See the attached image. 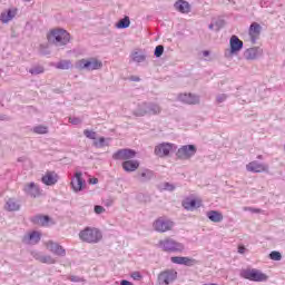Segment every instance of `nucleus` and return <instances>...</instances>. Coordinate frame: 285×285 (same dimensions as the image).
<instances>
[{"instance_id": "nucleus-16", "label": "nucleus", "mask_w": 285, "mask_h": 285, "mask_svg": "<svg viewBox=\"0 0 285 285\" xmlns=\"http://www.w3.org/2000/svg\"><path fill=\"white\" fill-rule=\"evenodd\" d=\"M135 155H137V153L132 149H120L112 155V159H116V160L132 159L135 158Z\"/></svg>"}, {"instance_id": "nucleus-30", "label": "nucleus", "mask_w": 285, "mask_h": 285, "mask_svg": "<svg viewBox=\"0 0 285 285\" xmlns=\"http://www.w3.org/2000/svg\"><path fill=\"white\" fill-rule=\"evenodd\" d=\"M56 68H58V70H70V68H72V61L60 60L59 62L56 63Z\"/></svg>"}, {"instance_id": "nucleus-8", "label": "nucleus", "mask_w": 285, "mask_h": 285, "mask_svg": "<svg viewBox=\"0 0 285 285\" xmlns=\"http://www.w3.org/2000/svg\"><path fill=\"white\" fill-rule=\"evenodd\" d=\"M195 155H197V147L195 145H184L176 153L178 159H190Z\"/></svg>"}, {"instance_id": "nucleus-19", "label": "nucleus", "mask_w": 285, "mask_h": 285, "mask_svg": "<svg viewBox=\"0 0 285 285\" xmlns=\"http://www.w3.org/2000/svg\"><path fill=\"white\" fill-rule=\"evenodd\" d=\"M229 46H230V53L235 55L244 48V41L239 39L237 36H232L229 40Z\"/></svg>"}, {"instance_id": "nucleus-53", "label": "nucleus", "mask_w": 285, "mask_h": 285, "mask_svg": "<svg viewBox=\"0 0 285 285\" xmlns=\"http://www.w3.org/2000/svg\"><path fill=\"white\" fill-rule=\"evenodd\" d=\"M238 250H246V247H244V246H238Z\"/></svg>"}, {"instance_id": "nucleus-34", "label": "nucleus", "mask_w": 285, "mask_h": 285, "mask_svg": "<svg viewBox=\"0 0 285 285\" xmlns=\"http://www.w3.org/2000/svg\"><path fill=\"white\" fill-rule=\"evenodd\" d=\"M47 249L48 250H63V247L59 245V243H55L52 240H49L47 243Z\"/></svg>"}, {"instance_id": "nucleus-21", "label": "nucleus", "mask_w": 285, "mask_h": 285, "mask_svg": "<svg viewBox=\"0 0 285 285\" xmlns=\"http://www.w3.org/2000/svg\"><path fill=\"white\" fill-rule=\"evenodd\" d=\"M173 264H180L183 266H195L197 264V259L184 256H174L171 257Z\"/></svg>"}, {"instance_id": "nucleus-39", "label": "nucleus", "mask_w": 285, "mask_h": 285, "mask_svg": "<svg viewBox=\"0 0 285 285\" xmlns=\"http://www.w3.org/2000/svg\"><path fill=\"white\" fill-rule=\"evenodd\" d=\"M94 146H96V148H104L106 146V138L100 137L98 141L94 142Z\"/></svg>"}, {"instance_id": "nucleus-1", "label": "nucleus", "mask_w": 285, "mask_h": 285, "mask_svg": "<svg viewBox=\"0 0 285 285\" xmlns=\"http://www.w3.org/2000/svg\"><path fill=\"white\" fill-rule=\"evenodd\" d=\"M47 39L53 46L61 48V46L70 43V33L62 28H56L48 33Z\"/></svg>"}, {"instance_id": "nucleus-57", "label": "nucleus", "mask_w": 285, "mask_h": 285, "mask_svg": "<svg viewBox=\"0 0 285 285\" xmlns=\"http://www.w3.org/2000/svg\"><path fill=\"white\" fill-rule=\"evenodd\" d=\"M284 66H285V60H284Z\"/></svg>"}, {"instance_id": "nucleus-18", "label": "nucleus", "mask_w": 285, "mask_h": 285, "mask_svg": "<svg viewBox=\"0 0 285 285\" xmlns=\"http://www.w3.org/2000/svg\"><path fill=\"white\" fill-rule=\"evenodd\" d=\"M22 242L23 244H30V245L39 244V242H41V233L33 230L24 235L22 238Z\"/></svg>"}, {"instance_id": "nucleus-10", "label": "nucleus", "mask_w": 285, "mask_h": 285, "mask_svg": "<svg viewBox=\"0 0 285 285\" xmlns=\"http://www.w3.org/2000/svg\"><path fill=\"white\" fill-rule=\"evenodd\" d=\"M22 190L24 195H27V197H31L32 199H37V197H41V193H43L39 184L35 181L24 184Z\"/></svg>"}, {"instance_id": "nucleus-28", "label": "nucleus", "mask_w": 285, "mask_h": 285, "mask_svg": "<svg viewBox=\"0 0 285 285\" xmlns=\"http://www.w3.org/2000/svg\"><path fill=\"white\" fill-rule=\"evenodd\" d=\"M6 210H9V213L19 210L21 208V205H19V202H17L14 198H9L4 206Z\"/></svg>"}, {"instance_id": "nucleus-13", "label": "nucleus", "mask_w": 285, "mask_h": 285, "mask_svg": "<svg viewBox=\"0 0 285 285\" xmlns=\"http://www.w3.org/2000/svg\"><path fill=\"white\" fill-rule=\"evenodd\" d=\"M262 55H264V49H262V47H253L244 52V58L247 61H255V59H259Z\"/></svg>"}, {"instance_id": "nucleus-33", "label": "nucleus", "mask_w": 285, "mask_h": 285, "mask_svg": "<svg viewBox=\"0 0 285 285\" xmlns=\"http://www.w3.org/2000/svg\"><path fill=\"white\" fill-rule=\"evenodd\" d=\"M183 207L186 210H193L194 208H197V200L195 199H188L183 203Z\"/></svg>"}, {"instance_id": "nucleus-9", "label": "nucleus", "mask_w": 285, "mask_h": 285, "mask_svg": "<svg viewBox=\"0 0 285 285\" xmlns=\"http://www.w3.org/2000/svg\"><path fill=\"white\" fill-rule=\"evenodd\" d=\"M173 150H177V146L173 142H163L155 147L154 154L157 157H168Z\"/></svg>"}, {"instance_id": "nucleus-27", "label": "nucleus", "mask_w": 285, "mask_h": 285, "mask_svg": "<svg viewBox=\"0 0 285 285\" xmlns=\"http://www.w3.org/2000/svg\"><path fill=\"white\" fill-rule=\"evenodd\" d=\"M153 177H155V171H153L150 169H144L142 171H140L138 174V179L142 184H145L146 181H150V179H153Z\"/></svg>"}, {"instance_id": "nucleus-46", "label": "nucleus", "mask_w": 285, "mask_h": 285, "mask_svg": "<svg viewBox=\"0 0 285 285\" xmlns=\"http://www.w3.org/2000/svg\"><path fill=\"white\" fill-rule=\"evenodd\" d=\"M244 210H248L249 213H262V209L259 208H254V207H244Z\"/></svg>"}, {"instance_id": "nucleus-32", "label": "nucleus", "mask_w": 285, "mask_h": 285, "mask_svg": "<svg viewBox=\"0 0 285 285\" xmlns=\"http://www.w3.org/2000/svg\"><path fill=\"white\" fill-rule=\"evenodd\" d=\"M32 132H35V135H48V127L47 126H36L32 129Z\"/></svg>"}, {"instance_id": "nucleus-20", "label": "nucleus", "mask_w": 285, "mask_h": 285, "mask_svg": "<svg viewBox=\"0 0 285 285\" xmlns=\"http://www.w3.org/2000/svg\"><path fill=\"white\" fill-rule=\"evenodd\" d=\"M178 101H181L183 104H188L189 106H193V105L199 102V96L193 95V94H180L178 96Z\"/></svg>"}, {"instance_id": "nucleus-11", "label": "nucleus", "mask_w": 285, "mask_h": 285, "mask_svg": "<svg viewBox=\"0 0 285 285\" xmlns=\"http://www.w3.org/2000/svg\"><path fill=\"white\" fill-rule=\"evenodd\" d=\"M178 273L175 269H165L158 274L159 284L169 285L177 279Z\"/></svg>"}, {"instance_id": "nucleus-23", "label": "nucleus", "mask_w": 285, "mask_h": 285, "mask_svg": "<svg viewBox=\"0 0 285 285\" xmlns=\"http://www.w3.org/2000/svg\"><path fill=\"white\" fill-rule=\"evenodd\" d=\"M266 168L267 167L264 164L257 163L255 160L246 165L248 173H264Z\"/></svg>"}, {"instance_id": "nucleus-7", "label": "nucleus", "mask_w": 285, "mask_h": 285, "mask_svg": "<svg viewBox=\"0 0 285 285\" xmlns=\"http://www.w3.org/2000/svg\"><path fill=\"white\" fill-rule=\"evenodd\" d=\"M175 227V222L160 217L154 222V228L157 233H168Z\"/></svg>"}, {"instance_id": "nucleus-49", "label": "nucleus", "mask_w": 285, "mask_h": 285, "mask_svg": "<svg viewBox=\"0 0 285 285\" xmlns=\"http://www.w3.org/2000/svg\"><path fill=\"white\" fill-rule=\"evenodd\" d=\"M98 183H99V179H97V178H94V179L89 180V184H98Z\"/></svg>"}, {"instance_id": "nucleus-6", "label": "nucleus", "mask_w": 285, "mask_h": 285, "mask_svg": "<svg viewBox=\"0 0 285 285\" xmlns=\"http://www.w3.org/2000/svg\"><path fill=\"white\" fill-rule=\"evenodd\" d=\"M158 248L163 250H184V244L167 237L158 242Z\"/></svg>"}, {"instance_id": "nucleus-2", "label": "nucleus", "mask_w": 285, "mask_h": 285, "mask_svg": "<svg viewBox=\"0 0 285 285\" xmlns=\"http://www.w3.org/2000/svg\"><path fill=\"white\" fill-rule=\"evenodd\" d=\"M79 237L81 242H85L86 244H99V242L104 239V234L101 233V229L97 227H86L80 230Z\"/></svg>"}, {"instance_id": "nucleus-3", "label": "nucleus", "mask_w": 285, "mask_h": 285, "mask_svg": "<svg viewBox=\"0 0 285 285\" xmlns=\"http://www.w3.org/2000/svg\"><path fill=\"white\" fill-rule=\"evenodd\" d=\"M104 68V62L101 60L91 57V58H82L75 63L76 70H87L88 72H92V70H101Z\"/></svg>"}, {"instance_id": "nucleus-43", "label": "nucleus", "mask_w": 285, "mask_h": 285, "mask_svg": "<svg viewBox=\"0 0 285 285\" xmlns=\"http://www.w3.org/2000/svg\"><path fill=\"white\" fill-rule=\"evenodd\" d=\"M130 277L134 278L136 282H139L142 279L144 276H141V273L139 272H134L130 274Z\"/></svg>"}, {"instance_id": "nucleus-52", "label": "nucleus", "mask_w": 285, "mask_h": 285, "mask_svg": "<svg viewBox=\"0 0 285 285\" xmlns=\"http://www.w3.org/2000/svg\"><path fill=\"white\" fill-rule=\"evenodd\" d=\"M18 161H19V163L26 161V157H19V158H18Z\"/></svg>"}, {"instance_id": "nucleus-41", "label": "nucleus", "mask_w": 285, "mask_h": 285, "mask_svg": "<svg viewBox=\"0 0 285 285\" xmlns=\"http://www.w3.org/2000/svg\"><path fill=\"white\" fill-rule=\"evenodd\" d=\"M94 210H95L96 215H101V214L106 213V208H104V206H101V205H96L94 207Z\"/></svg>"}, {"instance_id": "nucleus-36", "label": "nucleus", "mask_w": 285, "mask_h": 285, "mask_svg": "<svg viewBox=\"0 0 285 285\" xmlns=\"http://www.w3.org/2000/svg\"><path fill=\"white\" fill-rule=\"evenodd\" d=\"M30 75H43V67L38 66L29 70Z\"/></svg>"}, {"instance_id": "nucleus-40", "label": "nucleus", "mask_w": 285, "mask_h": 285, "mask_svg": "<svg viewBox=\"0 0 285 285\" xmlns=\"http://www.w3.org/2000/svg\"><path fill=\"white\" fill-rule=\"evenodd\" d=\"M228 99V95L226 94H220L216 97L217 104H224Z\"/></svg>"}, {"instance_id": "nucleus-55", "label": "nucleus", "mask_w": 285, "mask_h": 285, "mask_svg": "<svg viewBox=\"0 0 285 285\" xmlns=\"http://www.w3.org/2000/svg\"><path fill=\"white\" fill-rule=\"evenodd\" d=\"M213 28H214L213 23H212V24H209V30H213Z\"/></svg>"}, {"instance_id": "nucleus-54", "label": "nucleus", "mask_w": 285, "mask_h": 285, "mask_svg": "<svg viewBox=\"0 0 285 285\" xmlns=\"http://www.w3.org/2000/svg\"><path fill=\"white\" fill-rule=\"evenodd\" d=\"M257 159H264V156L258 155V156H257Z\"/></svg>"}, {"instance_id": "nucleus-22", "label": "nucleus", "mask_w": 285, "mask_h": 285, "mask_svg": "<svg viewBox=\"0 0 285 285\" xmlns=\"http://www.w3.org/2000/svg\"><path fill=\"white\" fill-rule=\"evenodd\" d=\"M174 8L178 12H181V14H188V12H190V3L186 0H177L174 3Z\"/></svg>"}, {"instance_id": "nucleus-31", "label": "nucleus", "mask_w": 285, "mask_h": 285, "mask_svg": "<svg viewBox=\"0 0 285 285\" xmlns=\"http://www.w3.org/2000/svg\"><path fill=\"white\" fill-rule=\"evenodd\" d=\"M116 28L124 30L126 28H130V18L126 16L125 18L120 19L116 24Z\"/></svg>"}, {"instance_id": "nucleus-5", "label": "nucleus", "mask_w": 285, "mask_h": 285, "mask_svg": "<svg viewBox=\"0 0 285 285\" xmlns=\"http://www.w3.org/2000/svg\"><path fill=\"white\" fill-rule=\"evenodd\" d=\"M240 277H243V279H248L249 282H266V279H268V275L257 268L243 269L240 272Z\"/></svg>"}, {"instance_id": "nucleus-35", "label": "nucleus", "mask_w": 285, "mask_h": 285, "mask_svg": "<svg viewBox=\"0 0 285 285\" xmlns=\"http://www.w3.org/2000/svg\"><path fill=\"white\" fill-rule=\"evenodd\" d=\"M83 135H85V137H87V139H97V132H95L90 129H85Z\"/></svg>"}, {"instance_id": "nucleus-48", "label": "nucleus", "mask_w": 285, "mask_h": 285, "mask_svg": "<svg viewBox=\"0 0 285 285\" xmlns=\"http://www.w3.org/2000/svg\"><path fill=\"white\" fill-rule=\"evenodd\" d=\"M130 81H141V79L137 76H131Z\"/></svg>"}, {"instance_id": "nucleus-24", "label": "nucleus", "mask_w": 285, "mask_h": 285, "mask_svg": "<svg viewBox=\"0 0 285 285\" xmlns=\"http://www.w3.org/2000/svg\"><path fill=\"white\" fill-rule=\"evenodd\" d=\"M14 17H17V10L9 9L0 14V21L1 23H8L9 21H12Z\"/></svg>"}, {"instance_id": "nucleus-25", "label": "nucleus", "mask_w": 285, "mask_h": 285, "mask_svg": "<svg viewBox=\"0 0 285 285\" xmlns=\"http://www.w3.org/2000/svg\"><path fill=\"white\" fill-rule=\"evenodd\" d=\"M122 168L126 173H135L139 168L138 160H126L122 163Z\"/></svg>"}, {"instance_id": "nucleus-14", "label": "nucleus", "mask_w": 285, "mask_h": 285, "mask_svg": "<svg viewBox=\"0 0 285 285\" xmlns=\"http://www.w3.org/2000/svg\"><path fill=\"white\" fill-rule=\"evenodd\" d=\"M262 35V24L253 22L248 29V36L252 43H257L259 36Z\"/></svg>"}, {"instance_id": "nucleus-15", "label": "nucleus", "mask_w": 285, "mask_h": 285, "mask_svg": "<svg viewBox=\"0 0 285 285\" xmlns=\"http://www.w3.org/2000/svg\"><path fill=\"white\" fill-rule=\"evenodd\" d=\"M32 224L36 226H55V220L50 216L37 215L31 218Z\"/></svg>"}, {"instance_id": "nucleus-26", "label": "nucleus", "mask_w": 285, "mask_h": 285, "mask_svg": "<svg viewBox=\"0 0 285 285\" xmlns=\"http://www.w3.org/2000/svg\"><path fill=\"white\" fill-rule=\"evenodd\" d=\"M207 218L214 224H219V222H224V215L217 210L207 212Z\"/></svg>"}, {"instance_id": "nucleus-4", "label": "nucleus", "mask_w": 285, "mask_h": 285, "mask_svg": "<svg viewBox=\"0 0 285 285\" xmlns=\"http://www.w3.org/2000/svg\"><path fill=\"white\" fill-rule=\"evenodd\" d=\"M161 107L157 102H142L134 111L136 117H146V115H160Z\"/></svg>"}, {"instance_id": "nucleus-42", "label": "nucleus", "mask_w": 285, "mask_h": 285, "mask_svg": "<svg viewBox=\"0 0 285 285\" xmlns=\"http://www.w3.org/2000/svg\"><path fill=\"white\" fill-rule=\"evenodd\" d=\"M163 190H168L169 193H173V190H175V185H173L170 183H165L163 185Z\"/></svg>"}, {"instance_id": "nucleus-12", "label": "nucleus", "mask_w": 285, "mask_h": 285, "mask_svg": "<svg viewBox=\"0 0 285 285\" xmlns=\"http://www.w3.org/2000/svg\"><path fill=\"white\" fill-rule=\"evenodd\" d=\"M83 174L81 171H77L75 177L71 179V188L75 193H81L86 186V180H83Z\"/></svg>"}, {"instance_id": "nucleus-45", "label": "nucleus", "mask_w": 285, "mask_h": 285, "mask_svg": "<svg viewBox=\"0 0 285 285\" xmlns=\"http://www.w3.org/2000/svg\"><path fill=\"white\" fill-rule=\"evenodd\" d=\"M40 262H42L43 264H55V261L50 257H41Z\"/></svg>"}, {"instance_id": "nucleus-50", "label": "nucleus", "mask_w": 285, "mask_h": 285, "mask_svg": "<svg viewBox=\"0 0 285 285\" xmlns=\"http://www.w3.org/2000/svg\"><path fill=\"white\" fill-rule=\"evenodd\" d=\"M112 204H114L112 200H107V202L105 203V206L110 207V206H112Z\"/></svg>"}, {"instance_id": "nucleus-56", "label": "nucleus", "mask_w": 285, "mask_h": 285, "mask_svg": "<svg viewBox=\"0 0 285 285\" xmlns=\"http://www.w3.org/2000/svg\"><path fill=\"white\" fill-rule=\"evenodd\" d=\"M24 1L30 2V1H32V0H24Z\"/></svg>"}, {"instance_id": "nucleus-38", "label": "nucleus", "mask_w": 285, "mask_h": 285, "mask_svg": "<svg viewBox=\"0 0 285 285\" xmlns=\"http://www.w3.org/2000/svg\"><path fill=\"white\" fill-rule=\"evenodd\" d=\"M271 259H273L274 262H279V259H282V254L279 252H272L269 254Z\"/></svg>"}, {"instance_id": "nucleus-17", "label": "nucleus", "mask_w": 285, "mask_h": 285, "mask_svg": "<svg viewBox=\"0 0 285 285\" xmlns=\"http://www.w3.org/2000/svg\"><path fill=\"white\" fill-rule=\"evenodd\" d=\"M41 181L45 184V186H55V184L59 181V175H57L55 171H47L42 176Z\"/></svg>"}, {"instance_id": "nucleus-44", "label": "nucleus", "mask_w": 285, "mask_h": 285, "mask_svg": "<svg viewBox=\"0 0 285 285\" xmlns=\"http://www.w3.org/2000/svg\"><path fill=\"white\" fill-rule=\"evenodd\" d=\"M69 124H72L73 126H79V124H81V119L77 118V117H70L69 118Z\"/></svg>"}, {"instance_id": "nucleus-29", "label": "nucleus", "mask_w": 285, "mask_h": 285, "mask_svg": "<svg viewBox=\"0 0 285 285\" xmlns=\"http://www.w3.org/2000/svg\"><path fill=\"white\" fill-rule=\"evenodd\" d=\"M130 58L135 63H144V61H146V53H144V51H134Z\"/></svg>"}, {"instance_id": "nucleus-37", "label": "nucleus", "mask_w": 285, "mask_h": 285, "mask_svg": "<svg viewBox=\"0 0 285 285\" xmlns=\"http://www.w3.org/2000/svg\"><path fill=\"white\" fill-rule=\"evenodd\" d=\"M154 55H155V57H157V58L161 57V55H164V46L158 45V46L155 48Z\"/></svg>"}, {"instance_id": "nucleus-51", "label": "nucleus", "mask_w": 285, "mask_h": 285, "mask_svg": "<svg viewBox=\"0 0 285 285\" xmlns=\"http://www.w3.org/2000/svg\"><path fill=\"white\" fill-rule=\"evenodd\" d=\"M209 55H210V51L208 50L203 51V57H209Z\"/></svg>"}, {"instance_id": "nucleus-47", "label": "nucleus", "mask_w": 285, "mask_h": 285, "mask_svg": "<svg viewBox=\"0 0 285 285\" xmlns=\"http://www.w3.org/2000/svg\"><path fill=\"white\" fill-rule=\"evenodd\" d=\"M120 285H135V284H132L131 282H129V281H127V279H122V281L120 282Z\"/></svg>"}]
</instances>
